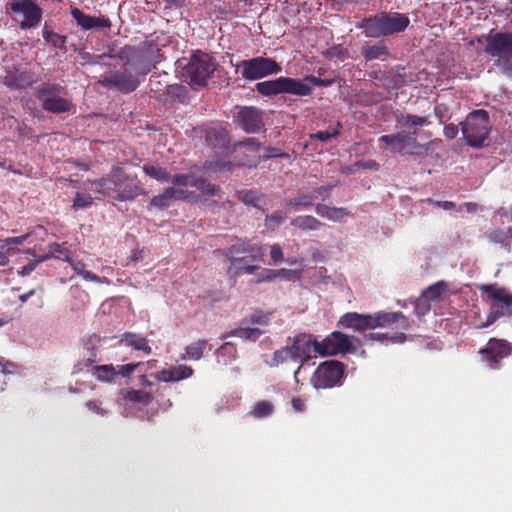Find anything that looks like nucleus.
Instances as JSON below:
<instances>
[{
  "mask_svg": "<svg viewBox=\"0 0 512 512\" xmlns=\"http://www.w3.org/2000/svg\"><path fill=\"white\" fill-rule=\"evenodd\" d=\"M196 176L190 174H175L170 176V182L177 187H194Z\"/></svg>",
  "mask_w": 512,
  "mask_h": 512,
  "instance_id": "obj_51",
  "label": "nucleus"
},
{
  "mask_svg": "<svg viewBox=\"0 0 512 512\" xmlns=\"http://www.w3.org/2000/svg\"><path fill=\"white\" fill-rule=\"evenodd\" d=\"M409 24V18L402 13L380 12L374 16L364 18L361 28L367 37L380 38L401 33L407 29Z\"/></svg>",
  "mask_w": 512,
  "mask_h": 512,
  "instance_id": "obj_3",
  "label": "nucleus"
},
{
  "mask_svg": "<svg viewBox=\"0 0 512 512\" xmlns=\"http://www.w3.org/2000/svg\"><path fill=\"white\" fill-rule=\"evenodd\" d=\"M314 352L320 355H335L337 349L334 347L333 337H328L322 341L315 340Z\"/></svg>",
  "mask_w": 512,
  "mask_h": 512,
  "instance_id": "obj_50",
  "label": "nucleus"
},
{
  "mask_svg": "<svg viewBox=\"0 0 512 512\" xmlns=\"http://www.w3.org/2000/svg\"><path fill=\"white\" fill-rule=\"evenodd\" d=\"M497 62L501 72L508 78L512 79V59H505L503 61L499 59Z\"/></svg>",
  "mask_w": 512,
  "mask_h": 512,
  "instance_id": "obj_61",
  "label": "nucleus"
},
{
  "mask_svg": "<svg viewBox=\"0 0 512 512\" xmlns=\"http://www.w3.org/2000/svg\"><path fill=\"white\" fill-rule=\"evenodd\" d=\"M416 131H400L395 134L382 135L378 141L392 153H405L409 155H426L428 146L417 141Z\"/></svg>",
  "mask_w": 512,
  "mask_h": 512,
  "instance_id": "obj_8",
  "label": "nucleus"
},
{
  "mask_svg": "<svg viewBox=\"0 0 512 512\" xmlns=\"http://www.w3.org/2000/svg\"><path fill=\"white\" fill-rule=\"evenodd\" d=\"M125 399L134 402V403H140L143 405H148L151 403L153 397L151 393L143 391V390H128L125 394Z\"/></svg>",
  "mask_w": 512,
  "mask_h": 512,
  "instance_id": "obj_49",
  "label": "nucleus"
},
{
  "mask_svg": "<svg viewBox=\"0 0 512 512\" xmlns=\"http://www.w3.org/2000/svg\"><path fill=\"white\" fill-rule=\"evenodd\" d=\"M172 198L173 200H183L188 202H197L198 195L194 191H187L181 188L172 187Z\"/></svg>",
  "mask_w": 512,
  "mask_h": 512,
  "instance_id": "obj_52",
  "label": "nucleus"
},
{
  "mask_svg": "<svg viewBox=\"0 0 512 512\" xmlns=\"http://www.w3.org/2000/svg\"><path fill=\"white\" fill-rule=\"evenodd\" d=\"M512 352V344L504 339L491 338L485 347L479 350L481 360L491 369H499L501 361Z\"/></svg>",
  "mask_w": 512,
  "mask_h": 512,
  "instance_id": "obj_12",
  "label": "nucleus"
},
{
  "mask_svg": "<svg viewBox=\"0 0 512 512\" xmlns=\"http://www.w3.org/2000/svg\"><path fill=\"white\" fill-rule=\"evenodd\" d=\"M327 56L331 59L336 58L340 60H345L349 57V52L343 46L335 45L327 50Z\"/></svg>",
  "mask_w": 512,
  "mask_h": 512,
  "instance_id": "obj_55",
  "label": "nucleus"
},
{
  "mask_svg": "<svg viewBox=\"0 0 512 512\" xmlns=\"http://www.w3.org/2000/svg\"><path fill=\"white\" fill-rule=\"evenodd\" d=\"M335 83L334 78H318L306 75L302 79L280 76L276 79L258 82L255 90L263 97H272L279 94H291L305 97L313 93V86L330 87Z\"/></svg>",
  "mask_w": 512,
  "mask_h": 512,
  "instance_id": "obj_2",
  "label": "nucleus"
},
{
  "mask_svg": "<svg viewBox=\"0 0 512 512\" xmlns=\"http://www.w3.org/2000/svg\"><path fill=\"white\" fill-rule=\"evenodd\" d=\"M270 257L274 262H281L283 260L282 249L278 244H274L271 246Z\"/></svg>",
  "mask_w": 512,
  "mask_h": 512,
  "instance_id": "obj_63",
  "label": "nucleus"
},
{
  "mask_svg": "<svg viewBox=\"0 0 512 512\" xmlns=\"http://www.w3.org/2000/svg\"><path fill=\"white\" fill-rule=\"evenodd\" d=\"M506 314H510V309H507L503 303H492L490 306V312L487 315L486 322H484L480 327L486 328Z\"/></svg>",
  "mask_w": 512,
  "mask_h": 512,
  "instance_id": "obj_42",
  "label": "nucleus"
},
{
  "mask_svg": "<svg viewBox=\"0 0 512 512\" xmlns=\"http://www.w3.org/2000/svg\"><path fill=\"white\" fill-rule=\"evenodd\" d=\"M236 70H240L243 79L255 81L280 73L282 66L273 58L257 56L240 61Z\"/></svg>",
  "mask_w": 512,
  "mask_h": 512,
  "instance_id": "obj_9",
  "label": "nucleus"
},
{
  "mask_svg": "<svg viewBox=\"0 0 512 512\" xmlns=\"http://www.w3.org/2000/svg\"><path fill=\"white\" fill-rule=\"evenodd\" d=\"M91 374L100 382H112L117 376L116 367L112 364L93 366Z\"/></svg>",
  "mask_w": 512,
  "mask_h": 512,
  "instance_id": "obj_33",
  "label": "nucleus"
},
{
  "mask_svg": "<svg viewBox=\"0 0 512 512\" xmlns=\"http://www.w3.org/2000/svg\"><path fill=\"white\" fill-rule=\"evenodd\" d=\"M447 291L448 283L445 281H438L427 287L422 296L427 301H439Z\"/></svg>",
  "mask_w": 512,
  "mask_h": 512,
  "instance_id": "obj_36",
  "label": "nucleus"
},
{
  "mask_svg": "<svg viewBox=\"0 0 512 512\" xmlns=\"http://www.w3.org/2000/svg\"><path fill=\"white\" fill-rule=\"evenodd\" d=\"M140 365H142V362L119 365L116 367L117 375L122 377H129Z\"/></svg>",
  "mask_w": 512,
  "mask_h": 512,
  "instance_id": "obj_58",
  "label": "nucleus"
},
{
  "mask_svg": "<svg viewBox=\"0 0 512 512\" xmlns=\"http://www.w3.org/2000/svg\"><path fill=\"white\" fill-rule=\"evenodd\" d=\"M239 199L245 204L262 209L265 204L266 196L256 190H244L239 192Z\"/></svg>",
  "mask_w": 512,
  "mask_h": 512,
  "instance_id": "obj_32",
  "label": "nucleus"
},
{
  "mask_svg": "<svg viewBox=\"0 0 512 512\" xmlns=\"http://www.w3.org/2000/svg\"><path fill=\"white\" fill-rule=\"evenodd\" d=\"M484 51L492 57H512V33L499 32L489 37Z\"/></svg>",
  "mask_w": 512,
  "mask_h": 512,
  "instance_id": "obj_16",
  "label": "nucleus"
},
{
  "mask_svg": "<svg viewBox=\"0 0 512 512\" xmlns=\"http://www.w3.org/2000/svg\"><path fill=\"white\" fill-rule=\"evenodd\" d=\"M396 122L401 127L407 128L422 127L430 124L427 116L422 117L412 114L401 115L400 117H397Z\"/></svg>",
  "mask_w": 512,
  "mask_h": 512,
  "instance_id": "obj_40",
  "label": "nucleus"
},
{
  "mask_svg": "<svg viewBox=\"0 0 512 512\" xmlns=\"http://www.w3.org/2000/svg\"><path fill=\"white\" fill-rule=\"evenodd\" d=\"M172 187H168L164 189V191L157 195L153 196L149 202L150 207H155L158 209H165L171 205V203L174 201L172 198Z\"/></svg>",
  "mask_w": 512,
  "mask_h": 512,
  "instance_id": "obj_44",
  "label": "nucleus"
},
{
  "mask_svg": "<svg viewBox=\"0 0 512 512\" xmlns=\"http://www.w3.org/2000/svg\"><path fill=\"white\" fill-rule=\"evenodd\" d=\"M99 83L103 86L115 87L122 93H131L138 88L140 81L129 72L114 71L105 75Z\"/></svg>",
  "mask_w": 512,
  "mask_h": 512,
  "instance_id": "obj_15",
  "label": "nucleus"
},
{
  "mask_svg": "<svg viewBox=\"0 0 512 512\" xmlns=\"http://www.w3.org/2000/svg\"><path fill=\"white\" fill-rule=\"evenodd\" d=\"M193 369L188 365L172 366L155 374L157 380L162 382H178L193 375Z\"/></svg>",
  "mask_w": 512,
  "mask_h": 512,
  "instance_id": "obj_22",
  "label": "nucleus"
},
{
  "mask_svg": "<svg viewBox=\"0 0 512 512\" xmlns=\"http://www.w3.org/2000/svg\"><path fill=\"white\" fill-rule=\"evenodd\" d=\"M274 279H276L274 269L263 268L257 275L256 283L273 281Z\"/></svg>",
  "mask_w": 512,
  "mask_h": 512,
  "instance_id": "obj_60",
  "label": "nucleus"
},
{
  "mask_svg": "<svg viewBox=\"0 0 512 512\" xmlns=\"http://www.w3.org/2000/svg\"><path fill=\"white\" fill-rule=\"evenodd\" d=\"M143 172L150 178H153L159 182H169L170 174L165 168H161L154 165H144L142 167Z\"/></svg>",
  "mask_w": 512,
  "mask_h": 512,
  "instance_id": "obj_48",
  "label": "nucleus"
},
{
  "mask_svg": "<svg viewBox=\"0 0 512 512\" xmlns=\"http://www.w3.org/2000/svg\"><path fill=\"white\" fill-rule=\"evenodd\" d=\"M207 345L208 341L206 339H200L194 343H191L185 348V353L181 355L180 359H189L194 361L201 359Z\"/></svg>",
  "mask_w": 512,
  "mask_h": 512,
  "instance_id": "obj_31",
  "label": "nucleus"
},
{
  "mask_svg": "<svg viewBox=\"0 0 512 512\" xmlns=\"http://www.w3.org/2000/svg\"><path fill=\"white\" fill-rule=\"evenodd\" d=\"M86 407L93 413L98 415H105L106 411L100 406V403L94 400H89L86 402Z\"/></svg>",
  "mask_w": 512,
  "mask_h": 512,
  "instance_id": "obj_64",
  "label": "nucleus"
},
{
  "mask_svg": "<svg viewBox=\"0 0 512 512\" xmlns=\"http://www.w3.org/2000/svg\"><path fill=\"white\" fill-rule=\"evenodd\" d=\"M315 211L320 217L332 221H338L342 217L349 215V211L346 208L330 207L325 204H317Z\"/></svg>",
  "mask_w": 512,
  "mask_h": 512,
  "instance_id": "obj_29",
  "label": "nucleus"
},
{
  "mask_svg": "<svg viewBox=\"0 0 512 512\" xmlns=\"http://www.w3.org/2000/svg\"><path fill=\"white\" fill-rule=\"evenodd\" d=\"M194 187H196L203 195L206 196H217L221 191L219 185L210 183L204 177H196L194 181Z\"/></svg>",
  "mask_w": 512,
  "mask_h": 512,
  "instance_id": "obj_43",
  "label": "nucleus"
},
{
  "mask_svg": "<svg viewBox=\"0 0 512 512\" xmlns=\"http://www.w3.org/2000/svg\"><path fill=\"white\" fill-rule=\"evenodd\" d=\"M164 94L168 99L182 104L187 103L189 100V91L181 84L168 85Z\"/></svg>",
  "mask_w": 512,
  "mask_h": 512,
  "instance_id": "obj_34",
  "label": "nucleus"
},
{
  "mask_svg": "<svg viewBox=\"0 0 512 512\" xmlns=\"http://www.w3.org/2000/svg\"><path fill=\"white\" fill-rule=\"evenodd\" d=\"M334 347L338 353H346L355 351L349 337L341 332H333Z\"/></svg>",
  "mask_w": 512,
  "mask_h": 512,
  "instance_id": "obj_47",
  "label": "nucleus"
},
{
  "mask_svg": "<svg viewBox=\"0 0 512 512\" xmlns=\"http://www.w3.org/2000/svg\"><path fill=\"white\" fill-rule=\"evenodd\" d=\"M30 236V233L23 234L21 236L17 237H8L3 240V245L1 246L2 249L7 248L10 249L13 246L21 245L23 244Z\"/></svg>",
  "mask_w": 512,
  "mask_h": 512,
  "instance_id": "obj_57",
  "label": "nucleus"
},
{
  "mask_svg": "<svg viewBox=\"0 0 512 512\" xmlns=\"http://www.w3.org/2000/svg\"><path fill=\"white\" fill-rule=\"evenodd\" d=\"M365 341L369 343L377 342H387L390 341L392 343H403L406 341L407 336L404 333H397L394 335H389L387 333H369L364 335Z\"/></svg>",
  "mask_w": 512,
  "mask_h": 512,
  "instance_id": "obj_37",
  "label": "nucleus"
},
{
  "mask_svg": "<svg viewBox=\"0 0 512 512\" xmlns=\"http://www.w3.org/2000/svg\"><path fill=\"white\" fill-rule=\"evenodd\" d=\"M38 81L37 76L28 70H7L3 77V83L10 89H24Z\"/></svg>",
  "mask_w": 512,
  "mask_h": 512,
  "instance_id": "obj_21",
  "label": "nucleus"
},
{
  "mask_svg": "<svg viewBox=\"0 0 512 512\" xmlns=\"http://www.w3.org/2000/svg\"><path fill=\"white\" fill-rule=\"evenodd\" d=\"M92 202L93 198L90 195L84 193H76V196L73 201V208L75 210L79 208H86L89 207L92 204Z\"/></svg>",
  "mask_w": 512,
  "mask_h": 512,
  "instance_id": "obj_56",
  "label": "nucleus"
},
{
  "mask_svg": "<svg viewBox=\"0 0 512 512\" xmlns=\"http://www.w3.org/2000/svg\"><path fill=\"white\" fill-rule=\"evenodd\" d=\"M42 37L47 44L59 49L63 53L67 52V37L54 32L47 24L42 29Z\"/></svg>",
  "mask_w": 512,
  "mask_h": 512,
  "instance_id": "obj_25",
  "label": "nucleus"
},
{
  "mask_svg": "<svg viewBox=\"0 0 512 512\" xmlns=\"http://www.w3.org/2000/svg\"><path fill=\"white\" fill-rule=\"evenodd\" d=\"M68 263L72 267L73 271L77 275L81 276L84 280L96 283L101 282L98 275L85 269V263L82 260H74L73 258H71Z\"/></svg>",
  "mask_w": 512,
  "mask_h": 512,
  "instance_id": "obj_41",
  "label": "nucleus"
},
{
  "mask_svg": "<svg viewBox=\"0 0 512 512\" xmlns=\"http://www.w3.org/2000/svg\"><path fill=\"white\" fill-rule=\"evenodd\" d=\"M121 58L130 64L138 74H148L155 65L162 60L160 49L153 41H144L135 46H125L121 51Z\"/></svg>",
  "mask_w": 512,
  "mask_h": 512,
  "instance_id": "obj_5",
  "label": "nucleus"
},
{
  "mask_svg": "<svg viewBox=\"0 0 512 512\" xmlns=\"http://www.w3.org/2000/svg\"><path fill=\"white\" fill-rule=\"evenodd\" d=\"M341 124L337 123V128H330L326 131H318L314 134L310 135V138L313 140H319L321 142H327L328 140L337 137L340 134L339 127Z\"/></svg>",
  "mask_w": 512,
  "mask_h": 512,
  "instance_id": "obj_53",
  "label": "nucleus"
},
{
  "mask_svg": "<svg viewBox=\"0 0 512 512\" xmlns=\"http://www.w3.org/2000/svg\"><path fill=\"white\" fill-rule=\"evenodd\" d=\"M480 291L493 300V303H503L507 309L512 307V294L497 284H486L480 286Z\"/></svg>",
  "mask_w": 512,
  "mask_h": 512,
  "instance_id": "obj_23",
  "label": "nucleus"
},
{
  "mask_svg": "<svg viewBox=\"0 0 512 512\" xmlns=\"http://www.w3.org/2000/svg\"><path fill=\"white\" fill-rule=\"evenodd\" d=\"M364 314L348 312L341 316L339 325L344 328H352L355 331H365Z\"/></svg>",
  "mask_w": 512,
  "mask_h": 512,
  "instance_id": "obj_26",
  "label": "nucleus"
},
{
  "mask_svg": "<svg viewBox=\"0 0 512 512\" xmlns=\"http://www.w3.org/2000/svg\"><path fill=\"white\" fill-rule=\"evenodd\" d=\"M64 88L55 83H44L37 87L35 97L41 102L42 108L50 113L61 114L73 108L70 100L61 97Z\"/></svg>",
  "mask_w": 512,
  "mask_h": 512,
  "instance_id": "obj_10",
  "label": "nucleus"
},
{
  "mask_svg": "<svg viewBox=\"0 0 512 512\" xmlns=\"http://www.w3.org/2000/svg\"><path fill=\"white\" fill-rule=\"evenodd\" d=\"M295 353L298 354L299 365L294 372L295 381L298 382V374L304 364L311 358V350H314L315 339L311 335L301 333L289 338Z\"/></svg>",
  "mask_w": 512,
  "mask_h": 512,
  "instance_id": "obj_18",
  "label": "nucleus"
},
{
  "mask_svg": "<svg viewBox=\"0 0 512 512\" xmlns=\"http://www.w3.org/2000/svg\"><path fill=\"white\" fill-rule=\"evenodd\" d=\"M223 255L230 264L245 261L244 255H248L254 261L261 256V247L251 245L248 241H239L225 249Z\"/></svg>",
  "mask_w": 512,
  "mask_h": 512,
  "instance_id": "obj_19",
  "label": "nucleus"
},
{
  "mask_svg": "<svg viewBox=\"0 0 512 512\" xmlns=\"http://www.w3.org/2000/svg\"><path fill=\"white\" fill-rule=\"evenodd\" d=\"M290 224L302 231L319 230L324 226V223L311 215L297 216L291 220Z\"/></svg>",
  "mask_w": 512,
  "mask_h": 512,
  "instance_id": "obj_28",
  "label": "nucleus"
},
{
  "mask_svg": "<svg viewBox=\"0 0 512 512\" xmlns=\"http://www.w3.org/2000/svg\"><path fill=\"white\" fill-rule=\"evenodd\" d=\"M365 331L376 328L391 327L397 324V328L407 329L408 320L401 312L379 311L373 314H364Z\"/></svg>",
  "mask_w": 512,
  "mask_h": 512,
  "instance_id": "obj_13",
  "label": "nucleus"
},
{
  "mask_svg": "<svg viewBox=\"0 0 512 512\" xmlns=\"http://www.w3.org/2000/svg\"><path fill=\"white\" fill-rule=\"evenodd\" d=\"M234 121L246 133H257L264 127L263 111L254 106L241 107L234 116Z\"/></svg>",
  "mask_w": 512,
  "mask_h": 512,
  "instance_id": "obj_14",
  "label": "nucleus"
},
{
  "mask_svg": "<svg viewBox=\"0 0 512 512\" xmlns=\"http://www.w3.org/2000/svg\"><path fill=\"white\" fill-rule=\"evenodd\" d=\"M262 334H263V331L260 330L259 328L244 327V328H235V329L231 330L227 335L224 336V338L228 337V336H234V337H238L244 341L255 342L256 340H258L261 337Z\"/></svg>",
  "mask_w": 512,
  "mask_h": 512,
  "instance_id": "obj_35",
  "label": "nucleus"
},
{
  "mask_svg": "<svg viewBox=\"0 0 512 512\" xmlns=\"http://www.w3.org/2000/svg\"><path fill=\"white\" fill-rule=\"evenodd\" d=\"M314 205V197L310 194H299L294 198L286 200L285 206L288 211L300 210Z\"/></svg>",
  "mask_w": 512,
  "mask_h": 512,
  "instance_id": "obj_39",
  "label": "nucleus"
},
{
  "mask_svg": "<svg viewBox=\"0 0 512 512\" xmlns=\"http://www.w3.org/2000/svg\"><path fill=\"white\" fill-rule=\"evenodd\" d=\"M258 269V265L245 264L243 261L230 264L227 269V274L230 277H239L243 274H253Z\"/></svg>",
  "mask_w": 512,
  "mask_h": 512,
  "instance_id": "obj_45",
  "label": "nucleus"
},
{
  "mask_svg": "<svg viewBox=\"0 0 512 512\" xmlns=\"http://www.w3.org/2000/svg\"><path fill=\"white\" fill-rule=\"evenodd\" d=\"M122 342L126 345L133 347L136 350L143 351L146 354H150L152 349L148 344V340L139 334L126 332L123 334Z\"/></svg>",
  "mask_w": 512,
  "mask_h": 512,
  "instance_id": "obj_30",
  "label": "nucleus"
},
{
  "mask_svg": "<svg viewBox=\"0 0 512 512\" xmlns=\"http://www.w3.org/2000/svg\"><path fill=\"white\" fill-rule=\"evenodd\" d=\"M91 185L96 192L118 201L133 200L144 193L138 177L125 173L120 163L113 166L107 177L91 181Z\"/></svg>",
  "mask_w": 512,
  "mask_h": 512,
  "instance_id": "obj_1",
  "label": "nucleus"
},
{
  "mask_svg": "<svg viewBox=\"0 0 512 512\" xmlns=\"http://www.w3.org/2000/svg\"><path fill=\"white\" fill-rule=\"evenodd\" d=\"M286 216L282 215L280 212H275L273 214L267 215L265 218V226L267 228L273 229L274 224H281L285 221Z\"/></svg>",
  "mask_w": 512,
  "mask_h": 512,
  "instance_id": "obj_59",
  "label": "nucleus"
},
{
  "mask_svg": "<svg viewBox=\"0 0 512 512\" xmlns=\"http://www.w3.org/2000/svg\"><path fill=\"white\" fill-rule=\"evenodd\" d=\"M345 379V365L336 360L322 362L311 377L315 389H330L341 386Z\"/></svg>",
  "mask_w": 512,
  "mask_h": 512,
  "instance_id": "obj_11",
  "label": "nucleus"
},
{
  "mask_svg": "<svg viewBox=\"0 0 512 512\" xmlns=\"http://www.w3.org/2000/svg\"><path fill=\"white\" fill-rule=\"evenodd\" d=\"M361 55L365 59V61H373V60H381L385 61L390 57V52L388 47L384 42H379L377 44H365L361 47Z\"/></svg>",
  "mask_w": 512,
  "mask_h": 512,
  "instance_id": "obj_24",
  "label": "nucleus"
},
{
  "mask_svg": "<svg viewBox=\"0 0 512 512\" xmlns=\"http://www.w3.org/2000/svg\"><path fill=\"white\" fill-rule=\"evenodd\" d=\"M218 66L214 57L200 50L194 52L183 67L182 76L194 90H200L208 85Z\"/></svg>",
  "mask_w": 512,
  "mask_h": 512,
  "instance_id": "obj_4",
  "label": "nucleus"
},
{
  "mask_svg": "<svg viewBox=\"0 0 512 512\" xmlns=\"http://www.w3.org/2000/svg\"><path fill=\"white\" fill-rule=\"evenodd\" d=\"M48 248H50V256L54 259H58L64 262H69L72 258L71 251L66 246V243H51Z\"/></svg>",
  "mask_w": 512,
  "mask_h": 512,
  "instance_id": "obj_46",
  "label": "nucleus"
},
{
  "mask_svg": "<svg viewBox=\"0 0 512 512\" xmlns=\"http://www.w3.org/2000/svg\"><path fill=\"white\" fill-rule=\"evenodd\" d=\"M205 141L209 147L225 153L229 150V133L220 124H213L205 129Z\"/></svg>",
  "mask_w": 512,
  "mask_h": 512,
  "instance_id": "obj_20",
  "label": "nucleus"
},
{
  "mask_svg": "<svg viewBox=\"0 0 512 512\" xmlns=\"http://www.w3.org/2000/svg\"><path fill=\"white\" fill-rule=\"evenodd\" d=\"M275 406L270 400H261L258 401L251 411L249 415L255 419H263L271 416L274 412Z\"/></svg>",
  "mask_w": 512,
  "mask_h": 512,
  "instance_id": "obj_38",
  "label": "nucleus"
},
{
  "mask_svg": "<svg viewBox=\"0 0 512 512\" xmlns=\"http://www.w3.org/2000/svg\"><path fill=\"white\" fill-rule=\"evenodd\" d=\"M70 13L76 24L81 27L82 30H109L112 27V22L106 16H91L77 7H72Z\"/></svg>",
  "mask_w": 512,
  "mask_h": 512,
  "instance_id": "obj_17",
  "label": "nucleus"
},
{
  "mask_svg": "<svg viewBox=\"0 0 512 512\" xmlns=\"http://www.w3.org/2000/svg\"><path fill=\"white\" fill-rule=\"evenodd\" d=\"M6 12L14 15L21 30L35 29L43 19L42 8L33 0H10Z\"/></svg>",
  "mask_w": 512,
  "mask_h": 512,
  "instance_id": "obj_7",
  "label": "nucleus"
},
{
  "mask_svg": "<svg viewBox=\"0 0 512 512\" xmlns=\"http://www.w3.org/2000/svg\"><path fill=\"white\" fill-rule=\"evenodd\" d=\"M443 134L447 139L452 140L458 135V127L452 123L447 124L444 126Z\"/></svg>",
  "mask_w": 512,
  "mask_h": 512,
  "instance_id": "obj_62",
  "label": "nucleus"
},
{
  "mask_svg": "<svg viewBox=\"0 0 512 512\" xmlns=\"http://www.w3.org/2000/svg\"><path fill=\"white\" fill-rule=\"evenodd\" d=\"M287 361L299 363L298 354L295 353L291 344L286 345L273 353L270 366H279Z\"/></svg>",
  "mask_w": 512,
  "mask_h": 512,
  "instance_id": "obj_27",
  "label": "nucleus"
},
{
  "mask_svg": "<svg viewBox=\"0 0 512 512\" xmlns=\"http://www.w3.org/2000/svg\"><path fill=\"white\" fill-rule=\"evenodd\" d=\"M490 119L486 110H474L461 123L463 137L468 146L481 148L490 132Z\"/></svg>",
  "mask_w": 512,
  "mask_h": 512,
  "instance_id": "obj_6",
  "label": "nucleus"
},
{
  "mask_svg": "<svg viewBox=\"0 0 512 512\" xmlns=\"http://www.w3.org/2000/svg\"><path fill=\"white\" fill-rule=\"evenodd\" d=\"M509 233V228L507 230L497 228L489 233L488 238L494 243L507 245L510 239Z\"/></svg>",
  "mask_w": 512,
  "mask_h": 512,
  "instance_id": "obj_54",
  "label": "nucleus"
}]
</instances>
